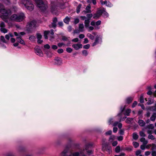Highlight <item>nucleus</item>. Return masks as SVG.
<instances>
[{
    "mask_svg": "<svg viewBox=\"0 0 156 156\" xmlns=\"http://www.w3.org/2000/svg\"><path fill=\"white\" fill-rule=\"evenodd\" d=\"M52 48L54 50H56L57 49L58 47L56 45H53L52 46Z\"/></svg>",
    "mask_w": 156,
    "mask_h": 156,
    "instance_id": "62",
    "label": "nucleus"
},
{
    "mask_svg": "<svg viewBox=\"0 0 156 156\" xmlns=\"http://www.w3.org/2000/svg\"><path fill=\"white\" fill-rule=\"evenodd\" d=\"M79 155V153L78 152L71 153L69 156H78Z\"/></svg>",
    "mask_w": 156,
    "mask_h": 156,
    "instance_id": "28",
    "label": "nucleus"
},
{
    "mask_svg": "<svg viewBox=\"0 0 156 156\" xmlns=\"http://www.w3.org/2000/svg\"><path fill=\"white\" fill-rule=\"evenodd\" d=\"M131 111V110L130 109H127L125 112V115L127 116L129 115V114Z\"/></svg>",
    "mask_w": 156,
    "mask_h": 156,
    "instance_id": "29",
    "label": "nucleus"
},
{
    "mask_svg": "<svg viewBox=\"0 0 156 156\" xmlns=\"http://www.w3.org/2000/svg\"><path fill=\"white\" fill-rule=\"evenodd\" d=\"M144 144L140 146V149L142 150H144L146 148Z\"/></svg>",
    "mask_w": 156,
    "mask_h": 156,
    "instance_id": "52",
    "label": "nucleus"
},
{
    "mask_svg": "<svg viewBox=\"0 0 156 156\" xmlns=\"http://www.w3.org/2000/svg\"><path fill=\"white\" fill-rule=\"evenodd\" d=\"M44 48L47 49H49L50 47V45L48 44H46L44 46Z\"/></svg>",
    "mask_w": 156,
    "mask_h": 156,
    "instance_id": "54",
    "label": "nucleus"
},
{
    "mask_svg": "<svg viewBox=\"0 0 156 156\" xmlns=\"http://www.w3.org/2000/svg\"><path fill=\"white\" fill-rule=\"evenodd\" d=\"M151 155L152 156H156V152L154 151H153L152 152Z\"/></svg>",
    "mask_w": 156,
    "mask_h": 156,
    "instance_id": "64",
    "label": "nucleus"
},
{
    "mask_svg": "<svg viewBox=\"0 0 156 156\" xmlns=\"http://www.w3.org/2000/svg\"><path fill=\"white\" fill-rule=\"evenodd\" d=\"M113 118H110L108 121V123L109 125L112 124L113 123Z\"/></svg>",
    "mask_w": 156,
    "mask_h": 156,
    "instance_id": "44",
    "label": "nucleus"
},
{
    "mask_svg": "<svg viewBox=\"0 0 156 156\" xmlns=\"http://www.w3.org/2000/svg\"><path fill=\"white\" fill-rule=\"evenodd\" d=\"M14 35L16 36V40L18 42H19L20 44H23L25 45V43L24 41L23 40L21 39V36L20 35V34H18V33L16 32H14Z\"/></svg>",
    "mask_w": 156,
    "mask_h": 156,
    "instance_id": "6",
    "label": "nucleus"
},
{
    "mask_svg": "<svg viewBox=\"0 0 156 156\" xmlns=\"http://www.w3.org/2000/svg\"><path fill=\"white\" fill-rule=\"evenodd\" d=\"M133 137L134 139L136 140L138 138V136L136 133H133Z\"/></svg>",
    "mask_w": 156,
    "mask_h": 156,
    "instance_id": "31",
    "label": "nucleus"
},
{
    "mask_svg": "<svg viewBox=\"0 0 156 156\" xmlns=\"http://www.w3.org/2000/svg\"><path fill=\"white\" fill-rule=\"evenodd\" d=\"M90 20L87 19L85 20L84 21L85 26L86 27H89L90 23Z\"/></svg>",
    "mask_w": 156,
    "mask_h": 156,
    "instance_id": "23",
    "label": "nucleus"
},
{
    "mask_svg": "<svg viewBox=\"0 0 156 156\" xmlns=\"http://www.w3.org/2000/svg\"><path fill=\"white\" fill-rule=\"evenodd\" d=\"M148 138L149 139H151L152 140H153L155 138L154 136L150 134L148 136Z\"/></svg>",
    "mask_w": 156,
    "mask_h": 156,
    "instance_id": "42",
    "label": "nucleus"
},
{
    "mask_svg": "<svg viewBox=\"0 0 156 156\" xmlns=\"http://www.w3.org/2000/svg\"><path fill=\"white\" fill-rule=\"evenodd\" d=\"M82 5L81 4H79L78 5L76 8V12L77 13H78L80 12V9Z\"/></svg>",
    "mask_w": 156,
    "mask_h": 156,
    "instance_id": "35",
    "label": "nucleus"
},
{
    "mask_svg": "<svg viewBox=\"0 0 156 156\" xmlns=\"http://www.w3.org/2000/svg\"><path fill=\"white\" fill-rule=\"evenodd\" d=\"M141 153V151L140 150L137 151L136 152V156H138Z\"/></svg>",
    "mask_w": 156,
    "mask_h": 156,
    "instance_id": "53",
    "label": "nucleus"
},
{
    "mask_svg": "<svg viewBox=\"0 0 156 156\" xmlns=\"http://www.w3.org/2000/svg\"><path fill=\"white\" fill-rule=\"evenodd\" d=\"M133 144L135 148H137L139 146V144L136 142H133Z\"/></svg>",
    "mask_w": 156,
    "mask_h": 156,
    "instance_id": "33",
    "label": "nucleus"
},
{
    "mask_svg": "<svg viewBox=\"0 0 156 156\" xmlns=\"http://www.w3.org/2000/svg\"><path fill=\"white\" fill-rule=\"evenodd\" d=\"M132 100L133 99L131 98H128L126 99V102L127 103L129 104L130 103Z\"/></svg>",
    "mask_w": 156,
    "mask_h": 156,
    "instance_id": "34",
    "label": "nucleus"
},
{
    "mask_svg": "<svg viewBox=\"0 0 156 156\" xmlns=\"http://www.w3.org/2000/svg\"><path fill=\"white\" fill-rule=\"evenodd\" d=\"M133 147L132 146H130L129 147H127L126 148V150L129 151H131L133 149Z\"/></svg>",
    "mask_w": 156,
    "mask_h": 156,
    "instance_id": "47",
    "label": "nucleus"
},
{
    "mask_svg": "<svg viewBox=\"0 0 156 156\" xmlns=\"http://www.w3.org/2000/svg\"><path fill=\"white\" fill-rule=\"evenodd\" d=\"M101 21L100 20H98L97 22H96V25L97 26H98L100 25L101 24Z\"/></svg>",
    "mask_w": 156,
    "mask_h": 156,
    "instance_id": "58",
    "label": "nucleus"
},
{
    "mask_svg": "<svg viewBox=\"0 0 156 156\" xmlns=\"http://www.w3.org/2000/svg\"><path fill=\"white\" fill-rule=\"evenodd\" d=\"M137 101H134L132 105V107L133 108H134L137 105Z\"/></svg>",
    "mask_w": 156,
    "mask_h": 156,
    "instance_id": "55",
    "label": "nucleus"
},
{
    "mask_svg": "<svg viewBox=\"0 0 156 156\" xmlns=\"http://www.w3.org/2000/svg\"><path fill=\"white\" fill-rule=\"evenodd\" d=\"M63 50L62 48H60L58 50L57 52L58 53L60 54L63 53Z\"/></svg>",
    "mask_w": 156,
    "mask_h": 156,
    "instance_id": "51",
    "label": "nucleus"
},
{
    "mask_svg": "<svg viewBox=\"0 0 156 156\" xmlns=\"http://www.w3.org/2000/svg\"><path fill=\"white\" fill-rule=\"evenodd\" d=\"M90 45L89 44H88L86 45H84L83 46V48L85 49H88L90 48Z\"/></svg>",
    "mask_w": 156,
    "mask_h": 156,
    "instance_id": "48",
    "label": "nucleus"
},
{
    "mask_svg": "<svg viewBox=\"0 0 156 156\" xmlns=\"http://www.w3.org/2000/svg\"><path fill=\"white\" fill-rule=\"evenodd\" d=\"M36 35L37 43L39 44H41L43 42V40H41L42 37V35L40 33H37Z\"/></svg>",
    "mask_w": 156,
    "mask_h": 156,
    "instance_id": "12",
    "label": "nucleus"
},
{
    "mask_svg": "<svg viewBox=\"0 0 156 156\" xmlns=\"http://www.w3.org/2000/svg\"><path fill=\"white\" fill-rule=\"evenodd\" d=\"M140 101L141 103H143L144 102V98L143 95H141L140 98Z\"/></svg>",
    "mask_w": 156,
    "mask_h": 156,
    "instance_id": "43",
    "label": "nucleus"
},
{
    "mask_svg": "<svg viewBox=\"0 0 156 156\" xmlns=\"http://www.w3.org/2000/svg\"><path fill=\"white\" fill-rule=\"evenodd\" d=\"M72 51V49L70 48H66V51L69 53H71Z\"/></svg>",
    "mask_w": 156,
    "mask_h": 156,
    "instance_id": "49",
    "label": "nucleus"
},
{
    "mask_svg": "<svg viewBox=\"0 0 156 156\" xmlns=\"http://www.w3.org/2000/svg\"><path fill=\"white\" fill-rule=\"evenodd\" d=\"M35 52L37 55L40 56H42L43 54L42 51L41 50L39 47L37 46H36L34 48Z\"/></svg>",
    "mask_w": 156,
    "mask_h": 156,
    "instance_id": "8",
    "label": "nucleus"
},
{
    "mask_svg": "<svg viewBox=\"0 0 156 156\" xmlns=\"http://www.w3.org/2000/svg\"><path fill=\"white\" fill-rule=\"evenodd\" d=\"M49 31H45L44 32V37L45 39H47L48 38L47 35L49 33Z\"/></svg>",
    "mask_w": 156,
    "mask_h": 156,
    "instance_id": "27",
    "label": "nucleus"
},
{
    "mask_svg": "<svg viewBox=\"0 0 156 156\" xmlns=\"http://www.w3.org/2000/svg\"><path fill=\"white\" fill-rule=\"evenodd\" d=\"M138 122L139 125L141 126H144L145 125V122L142 119H139Z\"/></svg>",
    "mask_w": 156,
    "mask_h": 156,
    "instance_id": "16",
    "label": "nucleus"
},
{
    "mask_svg": "<svg viewBox=\"0 0 156 156\" xmlns=\"http://www.w3.org/2000/svg\"><path fill=\"white\" fill-rule=\"evenodd\" d=\"M101 2L102 5H105L108 7H111L112 6V4L108 1H103L102 0L101 1Z\"/></svg>",
    "mask_w": 156,
    "mask_h": 156,
    "instance_id": "11",
    "label": "nucleus"
},
{
    "mask_svg": "<svg viewBox=\"0 0 156 156\" xmlns=\"http://www.w3.org/2000/svg\"><path fill=\"white\" fill-rule=\"evenodd\" d=\"M147 127L149 129H153L154 128V126L153 124H151L149 125Z\"/></svg>",
    "mask_w": 156,
    "mask_h": 156,
    "instance_id": "41",
    "label": "nucleus"
},
{
    "mask_svg": "<svg viewBox=\"0 0 156 156\" xmlns=\"http://www.w3.org/2000/svg\"><path fill=\"white\" fill-rule=\"evenodd\" d=\"M112 131L111 130H110L108 131L105 133V134L106 135H110L112 134Z\"/></svg>",
    "mask_w": 156,
    "mask_h": 156,
    "instance_id": "56",
    "label": "nucleus"
},
{
    "mask_svg": "<svg viewBox=\"0 0 156 156\" xmlns=\"http://www.w3.org/2000/svg\"><path fill=\"white\" fill-rule=\"evenodd\" d=\"M59 4L57 2H52L51 4V11L53 13H55V11H57V7L58 6Z\"/></svg>",
    "mask_w": 156,
    "mask_h": 156,
    "instance_id": "5",
    "label": "nucleus"
},
{
    "mask_svg": "<svg viewBox=\"0 0 156 156\" xmlns=\"http://www.w3.org/2000/svg\"><path fill=\"white\" fill-rule=\"evenodd\" d=\"M140 136H141L144 137L146 136L145 134L144 133V132L140 131Z\"/></svg>",
    "mask_w": 156,
    "mask_h": 156,
    "instance_id": "46",
    "label": "nucleus"
},
{
    "mask_svg": "<svg viewBox=\"0 0 156 156\" xmlns=\"http://www.w3.org/2000/svg\"><path fill=\"white\" fill-rule=\"evenodd\" d=\"M36 39V37L33 36H31L29 37V39L32 41H34Z\"/></svg>",
    "mask_w": 156,
    "mask_h": 156,
    "instance_id": "36",
    "label": "nucleus"
},
{
    "mask_svg": "<svg viewBox=\"0 0 156 156\" xmlns=\"http://www.w3.org/2000/svg\"><path fill=\"white\" fill-rule=\"evenodd\" d=\"M82 54L83 55L86 56L88 54V53L86 50H84L82 51Z\"/></svg>",
    "mask_w": 156,
    "mask_h": 156,
    "instance_id": "45",
    "label": "nucleus"
},
{
    "mask_svg": "<svg viewBox=\"0 0 156 156\" xmlns=\"http://www.w3.org/2000/svg\"><path fill=\"white\" fill-rule=\"evenodd\" d=\"M82 45L80 44H73L72 45L73 47L76 50H78L80 48H82Z\"/></svg>",
    "mask_w": 156,
    "mask_h": 156,
    "instance_id": "13",
    "label": "nucleus"
},
{
    "mask_svg": "<svg viewBox=\"0 0 156 156\" xmlns=\"http://www.w3.org/2000/svg\"><path fill=\"white\" fill-rule=\"evenodd\" d=\"M120 151V148L119 146H118L115 148V151L117 153H119Z\"/></svg>",
    "mask_w": 156,
    "mask_h": 156,
    "instance_id": "39",
    "label": "nucleus"
},
{
    "mask_svg": "<svg viewBox=\"0 0 156 156\" xmlns=\"http://www.w3.org/2000/svg\"><path fill=\"white\" fill-rule=\"evenodd\" d=\"M0 12L3 16H7L11 13L10 10H7L5 9L4 6L2 3H0Z\"/></svg>",
    "mask_w": 156,
    "mask_h": 156,
    "instance_id": "4",
    "label": "nucleus"
},
{
    "mask_svg": "<svg viewBox=\"0 0 156 156\" xmlns=\"http://www.w3.org/2000/svg\"><path fill=\"white\" fill-rule=\"evenodd\" d=\"M84 27L83 24L80 23L79 25V30L80 32H83V31Z\"/></svg>",
    "mask_w": 156,
    "mask_h": 156,
    "instance_id": "18",
    "label": "nucleus"
},
{
    "mask_svg": "<svg viewBox=\"0 0 156 156\" xmlns=\"http://www.w3.org/2000/svg\"><path fill=\"white\" fill-rule=\"evenodd\" d=\"M0 30L1 32L4 34L8 32V30L6 28H5V25L4 22H0Z\"/></svg>",
    "mask_w": 156,
    "mask_h": 156,
    "instance_id": "7",
    "label": "nucleus"
},
{
    "mask_svg": "<svg viewBox=\"0 0 156 156\" xmlns=\"http://www.w3.org/2000/svg\"><path fill=\"white\" fill-rule=\"evenodd\" d=\"M70 20V18L68 16H67L64 19L63 21L65 23L68 24Z\"/></svg>",
    "mask_w": 156,
    "mask_h": 156,
    "instance_id": "26",
    "label": "nucleus"
},
{
    "mask_svg": "<svg viewBox=\"0 0 156 156\" xmlns=\"http://www.w3.org/2000/svg\"><path fill=\"white\" fill-rule=\"evenodd\" d=\"M151 152L149 151H147L145 152V155L146 156H148L151 154Z\"/></svg>",
    "mask_w": 156,
    "mask_h": 156,
    "instance_id": "60",
    "label": "nucleus"
},
{
    "mask_svg": "<svg viewBox=\"0 0 156 156\" xmlns=\"http://www.w3.org/2000/svg\"><path fill=\"white\" fill-rule=\"evenodd\" d=\"M133 119L131 118H128L126 120V122L127 123L129 124L133 121Z\"/></svg>",
    "mask_w": 156,
    "mask_h": 156,
    "instance_id": "25",
    "label": "nucleus"
},
{
    "mask_svg": "<svg viewBox=\"0 0 156 156\" xmlns=\"http://www.w3.org/2000/svg\"><path fill=\"white\" fill-rule=\"evenodd\" d=\"M25 17L23 13L14 14L10 17L11 20L19 22L22 21Z\"/></svg>",
    "mask_w": 156,
    "mask_h": 156,
    "instance_id": "3",
    "label": "nucleus"
},
{
    "mask_svg": "<svg viewBox=\"0 0 156 156\" xmlns=\"http://www.w3.org/2000/svg\"><path fill=\"white\" fill-rule=\"evenodd\" d=\"M140 141L143 143L144 144L146 145L148 143V141L146 140L144 137L141 138L140 139Z\"/></svg>",
    "mask_w": 156,
    "mask_h": 156,
    "instance_id": "22",
    "label": "nucleus"
},
{
    "mask_svg": "<svg viewBox=\"0 0 156 156\" xmlns=\"http://www.w3.org/2000/svg\"><path fill=\"white\" fill-rule=\"evenodd\" d=\"M68 149H65L64 150L61 154L60 156H67L66 155V154L68 152Z\"/></svg>",
    "mask_w": 156,
    "mask_h": 156,
    "instance_id": "19",
    "label": "nucleus"
},
{
    "mask_svg": "<svg viewBox=\"0 0 156 156\" xmlns=\"http://www.w3.org/2000/svg\"><path fill=\"white\" fill-rule=\"evenodd\" d=\"M84 37L85 36L83 34H80L79 36V37L81 39H82L84 38Z\"/></svg>",
    "mask_w": 156,
    "mask_h": 156,
    "instance_id": "63",
    "label": "nucleus"
},
{
    "mask_svg": "<svg viewBox=\"0 0 156 156\" xmlns=\"http://www.w3.org/2000/svg\"><path fill=\"white\" fill-rule=\"evenodd\" d=\"M91 7L90 5H88L86 7L85 9L86 10V13H90L91 12L90 10Z\"/></svg>",
    "mask_w": 156,
    "mask_h": 156,
    "instance_id": "20",
    "label": "nucleus"
},
{
    "mask_svg": "<svg viewBox=\"0 0 156 156\" xmlns=\"http://www.w3.org/2000/svg\"><path fill=\"white\" fill-rule=\"evenodd\" d=\"M100 39V38L99 36L97 35L96 37L95 41L92 44V46H94L98 44L99 43V41Z\"/></svg>",
    "mask_w": 156,
    "mask_h": 156,
    "instance_id": "15",
    "label": "nucleus"
},
{
    "mask_svg": "<svg viewBox=\"0 0 156 156\" xmlns=\"http://www.w3.org/2000/svg\"><path fill=\"white\" fill-rule=\"evenodd\" d=\"M79 20L78 18H76L74 19V23L75 24H76L79 23Z\"/></svg>",
    "mask_w": 156,
    "mask_h": 156,
    "instance_id": "50",
    "label": "nucleus"
},
{
    "mask_svg": "<svg viewBox=\"0 0 156 156\" xmlns=\"http://www.w3.org/2000/svg\"><path fill=\"white\" fill-rule=\"evenodd\" d=\"M36 24V21L33 20L29 23L27 25L28 28L30 29H31L34 28Z\"/></svg>",
    "mask_w": 156,
    "mask_h": 156,
    "instance_id": "9",
    "label": "nucleus"
},
{
    "mask_svg": "<svg viewBox=\"0 0 156 156\" xmlns=\"http://www.w3.org/2000/svg\"><path fill=\"white\" fill-rule=\"evenodd\" d=\"M156 118V112L154 113L151 115L150 118V119L152 121H154L155 120Z\"/></svg>",
    "mask_w": 156,
    "mask_h": 156,
    "instance_id": "21",
    "label": "nucleus"
},
{
    "mask_svg": "<svg viewBox=\"0 0 156 156\" xmlns=\"http://www.w3.org/2000/svg\"><path fill=\"white\" fill-rule=\"evenodd\" d=\"M93 16V15L92 14H87V16L89 18H90Z\"/></svg>",
    "mask_w": 156,
    "mask_h": 156,
    "instance_id": "61",
    "label": "nucleus"
},
{
    "mask_svg": "<svg viewBox=\"0 0 156 156\" xmlns=\"http://www.w3.org/2000/svg\"><path fill=\"white\" fill-rule=\"evenodd\" d=\"M37 6L41 11L46 10L48 7L47 2L44 0H35Z\"/></svg>",
    "mask_w": 156,
    "mask_h": 156,
    "instance_id": "2",
    "label": "nucleus"
},
{
    "mask_svg": "<svg viewBox=\"0 0 156 156\" xmlns=\"http://www.w3.org/2000/svg\"><path fill=\"white\" fill-rule=\"evenodd\" d=\"M19 3L23 5L26 9L30 11L33 10L34 8V5L30 0H20Z\"/></svg>",
    "mask_w": 156,
    "mask_h": 156,
    "instance_id": "1",
    "label": "nucleus"
},
{
    "mask_svg": "<svg viewBox=\"0 0 156 156\" xmlns=\"http://www.w3.org/2000/svg\"><path fill=\"white\" fill-rule=\"evenodd\" d=\"M1 1L7 5H10L11 3V0H1Z\"/></svg>",
    "mask_w": 156,
    "mask_h": 156,
    "instance_id": "17",
    "label": "nucleus"
},
{
    "mask_svg": "<svg viewBox=\"0 0 156 156\" xmlns=\"http://www.w3.org/2000/svg\"><path fill=\"white\" fill-rule=\"evenodd\" d=\"M151 150L153 151L155 150L156 149V145L155 144H151Z\"/></svg>",
    "mask_w": 156,
    "mask_h": 156,
    "instance_id": "40",
    "label": "nucleus"
},
{
    "mask_svg": "<svg viewBox=\"0 0 156 156\" xmlns=\"http://www.w3.org/2000/svg\"><path fill=\"white\" fill-rule=\"evenodd\" d=\"M87 36L88 37L92 40L94 39V37L90 34H87Z\"/></svg>",
    "mask_w": 156,
    "mask_h": 156,
    "instance_id": "32",
    "label": "nucleus"
},
{
    "mask_svg": "<svg viewBox=\"0 0 156 156\" xmlns=\"http://www.w3.org/2000/svg\"><path fill=\"white\" fill-rule=\"evenodd\" d=\"M154 102V100H153V99H151V98H149L148 101L147 102V103L148 105H150L153 103Z\"/></svg>",
    "mask_w": 156,
    "mask_h": 156,
    "instance_id": "30",
    "label": "nucleus"
},
{
    "mask_svg": "<svg viewBox=\"0 0 156 156\" xmlns=\"http://www.w3.org/2000/svg\"><path fill=\"white\" fill-rule=\"evenodd\" d=\"M115 139V136L114 135L111 136L109 139V141L110 142H112V141Z\"/></svg>",
    "mask_w": 156,
    "mask_h": 156,
    "instance_id": "37",
    "label": "nucleus"
},
{
    "mask_svg": "<svg viewBox=\"0 0 156 156\" xmlns=\"http://www.w3.org/2000/svg\"><path fill=\"white\" fill-rule=\"evenodd\" d=\"M101 15V13L100 12H98L96 14H95L94 15L93 18L94 19H96L99 18Z\"/></svg>",
    "mask_w": 156,
    "mask_h": 156,
    "instance_id": "24",
    "label": "nucleus"
},
{
    "mask_svg": "<svg viewBox=\"0 0 156 156\" xmlns=\"http://www.w3.org/2000/svg\"><path fill=\"white\" fill-rule=\"evenodd\" d=\"M103 149L104 150L106 151L107 152L110 153L112 152L111 148V147H108L105 146V145H103Z\"/></svg>",
    "mask_w": 156,
    "mask_h": 156,
    "instance_id": "14",
    "label": "nucleus"
},
{
    "mask_svg": "<svg viewBox=\"0 0 156 156\" xmlns=\"http://www.w3.org/2000/svg\"><path fill=\"white\" fill-rule=\"evenodd\" d=\"M0 39L2 42L5 43H7V42L5 40L4 36H1L0 37Z\"/></svg>",
    "mask_w": 156,
    "mask_h": 156,
    "instance_id": "38",
    "label": "nucleus"
},
{
    "mask_svg": "<svg viewBox=\"0 0 156 156\" xmlns=\"http://www.w3.org/2000/svg\"><path fill=\"white\" fill-rule=\"evenodd\" d=\"M117 139L119 141H122L123 140V137L122 136H118L117 138Z\"/></svg>",
    "mask_w": 156,
    "mask_h": 156,
    "instance_id": "57",
    "label": "nucleus"
},
{
    "mask_svg": "<svg viewBox=\"0 0 156 156\" xmlns=\"http://www.w3.org/2000/svg\"><path fill=\"white\" fill-rule=\"evenodd\" d=\"M5 38L8 41H9L10 38L9 35L8 34H6L5 35Z\"/></svg>",
    "mask_w": 156,
    "mask_h": 156,
    "instance_id": "59",
    "label": "nucleus"
},
{
    "mask_svg": "<svg viewBox=\"0 0 156 156\" xmlns=\"http://www.w3.org/2000/svg\"><path fill=\"white\" fill-rule=\"evenodd\" d=\"M62 63V59L58 57H56L55 58V64L60 65Z\"/></svg>",
    "mask_w": 156,
    "mask_h": 156,
    "instance_id": "10",
    "label": "nucleus"
}]
</instances>
